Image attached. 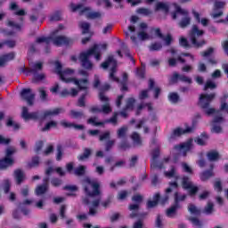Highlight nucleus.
Masks as SVG:
<instances>
[{
	"label": "nucleus",
	"instance_id": "nucleus-1",
	"mask_svg": "<svg viewBox=\"0 0 228 228\" xmlns=\"http://www.w3.org/2000/svg\"><path fill=\"white\" fill-rule=\"evenodd\" d=\"M65 110L63 108H55L53 110H47L43 112V115L40 116V111H35L29 113L28 107H22L21 118L25 120H45V118H49V117H56L60 115V113H64Z\"/></svg>",
	"mask_w": 228,
	"mask_h": 228
},
{
	"label": "nucleus",
	"instance_id": "nucleus-2",
	"mask_svg": "<svg viewBox=\"0 0 228 228\" xmlns=\"http://www.w3.org/2000/svg\"><path fill=\"white\" fill-rule=\"evenodd\" d=\"M58 29H55L53 32L50 34V37H40L36 39L37 44H42L45 42L47 45L53 42V45H57V47H60L61 45H70L71 44H74V40L71 38H69L64 36H56L58 35Z\"/></svg>",
	"mask_w": 228,
	"mask_h": 228
},
{
	"label": "nucleus",
	"instance_id": "nucleus-3",
	"mask_svg": "<svg viewBox=\"0 0 228 228\" xmlns=\"http://www.w3.org/2000/svg\"><path fill=\"white\" fill-rule=\"evenodd\" d=\"M216 97V94H201L200 95V99L198 102V106H200V110L204 111L205 115H208V117H210V115H215L216 113V109L211 108V102H213V100Z\"/></svg>",
	"mask_w": 228,
	"mask_h": 228
},
{
	"label": "nucleus",
	"instance_id": "nucleus-4",
	"mask_svg": "<svg viewBox=\"0 0 228 228\" xmlns=\"http://www.w3.org/2000/svg\"><path fill=\"white\" fill-rule=\"evenodd\" d=\"M204 30L200 29L199 26L193 25L189 34L190 42L195 49H200L208 44L204 38Z\"/></svg>",
	"mask_w": 228,
	"mask_h": 228
},
{
	"label": "nucleus",
	"instance_id": "nucleus-5",
	"mask_svg": "<svg viewBox=\"0 0 228 228\" xmlns=\"http://www.w3.org/2000/svg\"><path fill=\"white\" fill-rule=\"evenodd\" d=\"M101 67L102 69H103V70H108V69H110V67L109 78L110 79V81H114L115 83H120V78L115 76V74H117V69L118 67V63L117 62V60H115V56L109 55L106 58L105 61L101 64Z\"/></svg>",
	"mask_w": 228,
	"mask_h": 228
},
{
	"label": "nucleus",
	"instance_id": "nucleus-6",
	"mask_svg": "<svg viewBox=\"0 0 228 228\" xmlns=\"http://www.w3.org/2000/svg\"><path fill=\"white\" fill-rule=\"evenodd\" d=\"M74 85L77 86L79 92H84L81 96L78 98L77 104L78 108H85L86 106V95H88V84L90 83L87 78L86 79H73Z\"/></svg>",
	"mask_w": 228,
	"mask_h": 228
},
{
	"label": "nucleus",
	"instance_id": "nucleus-7",
	"mask_svg": "<svg viewBox=\"0 0 228 228\" xmlns=\"http://www.w3.org/2000/svg\"><path fill=\"white\" fill-rule=\"evenodd\" d=\"M177 15H182V20L178 22L179 28L184 29V28H188L190 24H191V18H190V13L188 11L183 10L180 6L176 7L175 11L172 12V20H175L177 19Z\"/></svg>",
	"mask_w": 228,
	"mask_h": 228
},
{
	"label": "nucleus",
	"instance_id": "nucleus-8",
	"mask_svg": "<svg viewBox=\"0 0 228 228\" xmlns=\"http://www.w3.org/2000/svg\"><path fill=\"white\" fill-rule=\"evenodd\" d=\"M85 183L84 191L87 197H97L101 195V184L99 183L92 181L90 178H86Z\"/></svg>",
	"mask_w": 228,
	"mask_h": 228
},
{
	"label": "nucleus",
	"instance_id": "nucleus-9",
	"mask_svg": "<svg viewBox=\"0 0 228 228\" xmlns=\"http://www.w3.org/2000/svg\"><path fill=\"white\" fill-rule=\"evenodd\" d=\"M55 69L61 81H63L64 83H74L75 78L70 77V76L74 74V69H66L63 70V66L59 61H55Z\"/></svg>",
	"mask_w": 228,
	"mask_h": 228
},
{
	"label": "nucleus",
	"instance_id": "nucleus-10",
	"mask_svg": "<svg viewBox=\"0 0 228 228\" xmlns=\"http://www.w3.org/2000/svg\"><path fill=\"white\" fill-rule=\"evenodd\" d=\"M188 196L186 194H180L179 191H175L174 194V204L167 209V216L172 218V215L177 213V209H181V203L186 200Z\"/></svg>",
	"mask_w": 228,
	"mask_h": 228
},
{
	"label": "nucleus",
	"instance_id": "nucleus-11",
	"mask_svg": "<svg viewBox=\"0 0 228 228\" xmlns=\"http://www.w3.org/2000/svg\"><path fill=\"white\" fill-rule=\"evenodd\" d=\"M95 53V47H93L86 52L80 53L78 60L81 63L82 69L86 70H92L94 69V63L90 61V57Z\"/></svg>",
	"mask_w": 228,
	"mask_h": 228
},
{
	"label": "nucleus",
	"instance_id": "nucleus-12",
	"mask_svg": "<svg viewBox=\"0 0 228 228\" xmlns=\"http://www.w3.org/2000/svg\"><path fill=\"white\" fill-rule=\"evenodd\" d=\"M132 201L135 203H132L128 206L129 211H132V213L129 215V218H138L140 216V206L143 202V196L141 194H134L132 197Z\"/></svg>",
	"mask_w": 228,
	"mask_h": 228
},
{
	"label": "nucleus",
	"instance_id": "nucleus-13",
	"mask_svg": "<svg viewBox=\"0 0 228 228\" xmlns=\"http://www.w3.org/2000/svg\"><path fill=\"white\" fill-rule=\"evenodd\" d=\"M101 200L102 199L101 197H99L91 202V206L89 207V211L87 213L89 216H97V213H98L97 208H99V206H102V208L106 209V208H108V206L111 204V197L107 198L102 202H101Z\"/></svg>",
	"mask_w": 228,
	"mask_h": 228
},
{
	"label": "nucleus",
	"instance_id": "nucleus-14",
	"mask_svg": "<svg viewBox=\"0 0 228 228\" xmlns=\"http://www.w3.org/2000/svg\"><path fill=\"white\" fill-rule=\"evenodd\" d=\"M15 154V148L9 147L5 150V157L0 159V170H7L10 167H13L15 160L12 156Z\"/></svg>",
	"mask_w": 228,
	"mask_h": 228
},
{
	"label": "nucleus",
	"instance_id": "nucleus-15",
	"mask_svg": "<svg viewBox=\"0 0 228 228\" xmlns=\"http://www.w3.org/2000/svg\"><path fill=\"white\" fill-rule=\"evenodd\" d=\"M118 112H114L113 116L109 118L105 119L104 122L102 121H96L97 117H93L87 119V124H91L92 126H104V124H112L113 126H117L118 124Z\"/></svg>",
	"mask_w": 228,
	"mask_h": 228
},
{
	"label": "nucleus",
	"instance_id": "nucleus-16",
	"mask_svg": "<svg viewBox=\"0 0 228 228\" xmlns=\"http://www.w3.org/2000/svg\"><path fill=\"white\" fill-rule=\"evenodd\" d=\"M20 97L28 106L35 104V94L31 91V88H23L20 92Z\"/></svg>",
	"mask_w": 228,
	"mask_h": 228
},
{
	"label": "nucleus",
	"instance_id": "nucleus-17",
	"mask_svg": "<svg viewBox=\"0 0 228 228\" xmlns=\"http://www.w3.org/2000/svg\"><path fill=\"white\" fill-rule=\"evenodd\" d=\"M179 188V183L177 182H170L169 187L166 189V195L160 198V204L161 206H165L167 202H168L170 197L168 196V193H172V190H177Z\"/></svg>",
	"mask_w": 228,
	"mask_h": 228
},
{
	"label": "nucleus",
	"instance_id": "nucleus-18",
	"mask_svg": "<svg viewBox=\"0 0 228 228\" xmlns=\"http://www.w3.org/2000/svg\"><path fill=\"white\" fill-rule=\"evenodd\" d=\"M193 126H186L185 129H183L181 127H177L173 131V133L170 135V140H174L175 138H177L179 136H183V134H186L188 133H193Z\"/></svg>",
	"mask_w": 228,
	"mask_h": 228
},
{
	"label": "nucleus",
	"instance_id": "nucleus-19",
	"mask_svg": "<svg viewBox=\"0 0 228 228\" xmlns=\"http://www.w3.org/2000/svg\"><path fill=\"white\" fill-rule=\"evenodd\" d=\"M154 86H156V82L154 79L150 78L148 88L142 90L139 94L140 101H145V99H149V92H151V90H154Z\"/></svg>",
	"mask_w": 228,
	"mask_h": 228
},
{
	"label": "nucleus",
	"instance_id": "nucleus-20",
	"mask_svg": "<svg viewBox=\"0 0 228 228\" xmlns=\"http://www.w3.org/2000/svg\"><path fill=\"white\" fill-rule=\"evenodd\" d=\"M177 81H182V83H188V85H191V83H193L191 78L186 75H179V73L175 72L171 77V82L177 83Z\"/></svg>",
	"mask_w": 228,
	"mask_h": 228
},
{
	"label": "nucleus",
	"instance_id": "nucleus-21",
	"mask_svg": "<svg viewBox=\"0 0 228 228\" xmlns=\"http://www.w3.org/2000/svg\"><path fill=\"white\" fill-rule=\"evenodd\" d=\"M42 69H44V64L42 62H37L32 69L23 67L20 70L28 76V74H37L38 70H42Z\"/></svg>",
	"mask_w": 228,
	"mask_h": 228
},
{
	"label": "nucleus",
	"instance_id": "nucleus-22",
	"mask_svg": "<svg viewBox=\"0 0 228 228\" xmlns=\"http://www.w3.org/2000/svg\"><path fill=\"white\" fill-rule=\"evenodd\" d=\"M19 20V23L11 20H7V28H12V29H15V31H22V28H24V18L20 17Z\"/></svg>",
	"mask_w": 228,
	"mask_h": 228
},
{
	"label": "nucleus",
	"instance_id": "nucleus-23",
	"mask_svg": "<svg viewBox=\"0 0 228 228\" xmlns=\"http://www.w3.org/2000/svg\"><path fill=\"white\" fill-rule=\"evenodd\" d=\"M110 88H111V86H110L108 83H105L100 86L99 99L102 101V102H110V98L104 95V92H108Z\"/></svg>",
	"mask_w": 228,
	"mask_h": 228
},
{
	"label": "nucleus",
	"instance_id": "nucleus-24",
	"mask_svg": "<svg viewBox=\"0 0 228 228\" xmlns=\"http://www.w3.org/2000/svg\"><path fill=\"white\" fill-rule=\"evenodd\" d=\"M14 179L16 181V184L20 185L24 183V179H26V175L22 169L18 168L14 170Z\"/></svg>",
	"mask_w": 228,
	"mask_h": 228
},
{
	"label": "nucleus",
	"instance_id": "nucleus-25",
	"mask_svg": "<svg viewBox=\"0 0 228 228\" xmlns=\"http://www.w3.org/2000/svg\"><path fill=\"white\" fill-rule=\"evenodd\" d=\"M15 59V53L12 52L0 57V67H4L8 61Z\"/></svg>",
	"mask_w": 228,
	"mask_h": 228
},
{
	"label": "nucleus",
	"instance_id": "nucleus-26",
	"mask_svg": "<svg viewBox=\"0 0 228 228\" xmlns=\"http://www.w3.org/2000/svg\"><path fill=\"white\" fill-rule=\"evenodd\" d=\"M70 8H71V12H77V10L79 11V15H85V13H86V12H90V7H84L83 8V4H70Z\"/></svg>",
	"mask_w": 228,
	"mask_h": 228
},
{
	"label": "nucleus",
	"instance_id": "nucleus-27",
	"mask_svg": "<svg viewBox=\"0 0 228 228\" xmlns=\"http://www.w3.org/2000/svg\"><path fill=\"white\" fill-rule=\"evenodd\" d=\"M155 12H164V13H168L170 12V6L163 2H158L155 4Z\"/></svg>",
	"mask_w": 228,
	"mask_h": 228
},
{
	"label": "nucleus",
	"instance_id": "nucleus-28",
	"mask_svg": "<svg viewBox=\"0 0 228 228\" xmlns=\"http://www.w3.org/2000/svg\"><path fill=\"white\" fill-rule=\"evenodd\" d=\"M175 149H177L178 151H183V156H186V152L191 151V141H188L187 142L175 146Z\"/></svg>",
	"mask_w": 228,
	"mask_h": 228
},
{
	"label": "nucleus",
	"instance_id": "nucleus-29",
	"mask_svg": "<svg viewBox=\"0 0 228 228\" xmlns=\"http://www.w3.org/2000/svg\"><path fill=\"white\" fill-rule=\"evenodd\" d=\"M189 222L193 225L195 228H204V223L199 219V217L190 216L188 217Z\"/></svg>",
	"mask_w": 228,
	"mask_h": 228
},
{
	"label": "nucleus",
	"instance_id": "nucleus-30",
	"mask_svg": "<svg viewBox=\"0 0 228 228\" xmlns=\"http://www.w3.org/2000/svg\"><path fill=\"white\" fill-rule=\"evenodd\" d=\"M213 175H215V173H213V170H205L200 174V181L204 183L211 179Z\"/></svg>",
	"mask_w": 228,
	"mask_h": 228
},
{
	"label": "nucleus",
	"instance_id": "nucleus-31",
	"mask_svg": "<svg viewBox=\"0 0 228 228\" xmlns=\"http://www.w3.org/2000/svg\"><path fill=\"white\" fill-rule=\"evenodd\" d=\"M92 156V150L90 148H84V152L77 156L78 161H85Z\"/></svg>",
	"mask_w": 228,
	"mask_h": 228
},
{
	"label": "nucleus",
	"instance_id": "nucleus-32",
	"mask_svg": "<svg viewBox=\"0 0 228 228\" xmlns=\"http://www.w3.org/2000/svg\"><path fill=\"white\" fill-rule=\"evenodd\" d=\"M207 158L208 161H218V159H220V153L216 151H211L207 153Z\"/></svg>",
	"mask_w": 228,
	"mask_h": 228
},
{
	"label": "nucleus",
	"instance_id": "nucleus-33",
	"mask_svg": "<svg viewBox=\"0 0 228 228\" xmlns=\"http://www.w3.org/2000/svg\"><path fill=\"white\" fill-rule=\"evenodd\" d=\"M192 14L194 15V19H196L197 22H201L202 26L206 27L209 24V20L207 18H202L200 20V14L199 12L193 11Z\"/></svg>",
	"mask_w": 228,
	"mask_h": 228
},
{
	"label": "nucleus",
	"instance_id": "nucleus-34",
	"mask_svg": "<svg viewBox=\"0 0 228 228\" xmlns=\"http://www.w3.org/2000/svg\"><path fill=\"white\" fill-rule=\"evenodd\" d=\"M85 174H86V166L81 165L74 169V175L77 177H83Z\"/></svg>",
	"mask_w": 228,
	"mask_h": 228
},
{
	"label": "nucleus",
	"instance_id": "nucleus-35",
	"mask_svg": "<svg viewBox=\"0 0 228 228\" xmlns=\"http://www.w3.org/2000/svg\"><path fill=\"white\" fill-rule=\"evenodd\" d=\"M188 211L191 215H194V216H200L201 211L194 204L191 203L188 205Z\"/></svg>",
	"mask_w": 228,
	"mask_h": 228
},
{
	"label": "nucleus",
	"instance_id": "nucleus-36",
	"mask_svg": "<svg viewBox=\"0 0 228 228\" xmlns=\"http://www.w3.org/2000/svg\"><path fill=\"white\" fill-rule=\"evenodd\" d=\"M40 165V157L34 156L31 159V161L28 163L29 168H37Z\"/></svg>",
	"mask_w": 228,
	"mask_h": 228
},
{
	"label": "nucleus",
	"instance_id": "nucleus-37",
	"mask_svg": "<svg viewBox=\"0 0 228 228\" xmlns=\"http://www.w3.org/2000/svg\"><path fill=\"white\" fill-rule=\"evenodd\" d=\"M78 26L82 29V35H87V33H90V23L81 21L79 22Z\"/></svg>",
	"mask_w": 228,
	"mask_h": 228
},
{
	"label": "nucleus",
	"instance_id": "nucleus-38",
	"mask_svg": "<svg viewBox=\"0 0 228 228\" xmlns=\"http://www.w3.org/2000/svg\"><path fill=\"white\" fill-rule=\"evenodd\" d=\"M131 139L133 140L134 145L138 147H142V137H140V134L137 132H134L131 135Z\"/></svg>",
	"mask_w": 228,
	"mask_h": 228
},
{
	"label": "nucleus",
	"instance_id": "nucleus-39",
	"mask_svg": "<svg viewBox=\"0 0 228 228\" xmlns=\"http://www.w3.org/2000/svg\"><path fill=\"white\" fill-rule=\"evenodd\" d=\"M52 127H53V128L58 127V122L53 121V120L47 122L45 124V126L43 128H41V131H42V133H45V131H50V129H52Z\"/></svg>",
	"mask_w": 228,
	"mask_h": 228
},
{
	"label": "nucleus",
	"instance_id": "nucleus-40",
	"mask_svg": "<svg viewBox=\"0 0 228 228\" xmlns=\"http://www.w3.org/2000/svg\"><path fill=\"white\" fill-rule=\"evenodd\" d=\"M49 190V187L45 186V185H38L37 188H36V195L37 197H40V195H44L45 193H47V191Z\"/></svg>",
	"mask_w": 228,
	"mask_h": 228
},
{
	"label": "nucleus",
	"instance_id": "nucleus-41",
	"mask_svg": "<svg viewBox=\"0 0 228 228\" xmlns=\"http://www.w3.org/2000/svg\"><path fill=\"white\" fill-rule=\"evenodd\" d=\"M192 184H193V183H191V181H190V177L183 176L182 187L183 188V190H188V189L191 188Z\"/></svg>",
	"mask_w": 228,
	"mask_h": 228
},
{
	"label": "nucleus",
	"instance_id": "nucleus-42",
	"mask_svg": "<svg viewBox=\"0 0 228 228\" xmlns=\"http://www.w3.org/2000/svg\"><path fill=\"white\" fill-rule=\"evenodd\" d=\"M214 212H215V205L213 204V202H208L207 206H205L203 209V213L205 215H213Z\"/></svg>",
	"mask_w": 228,
	"mask_h": 228
},
{
	"label": "nucleus",
	"instance_id": "nucleus-43",
	"mask_svg": "<svg viewBox=\"0 0 228 228\" xmlns=\"http://www.w3.org/2000/svg\"><path fill=\"white\" fill-rule=\"evenodd\" d=\"M50 22H58L61 20V12L60 11H56L49 17Z\"/></svg>",
	"mask_w": 228,
	"mask_h": 228
},
{
	"label": "nucleus",
	"instance_id": "nucleus-44",
	"mask_svg": "<svg viewBox=\"0 0 228 228\" xmlns=\"http://www.w3.org/2000/svg\"><path fill=\"white\" fill-rule=\"evenodd\" d=\"M7 127H13L14 131H19L20 129V125L19 123L13 122L12 118H9L6 122Z\"/></svg>",
	"mask_w": 228,
	"mask_h": 228
},
{
	"label": "nucleus",
	"instance_id": "nucleus-45",
	"mask_svg": "<svg viewBox=\"0 0 228 228\" xmlns=\"http://www.w3.org/2000/svg\"><path fill=\"white\" fill-rule=\"evenodd\" d=\"M134 102H136V100L133 97L128 98L126 100V104L125 106V110H134Z\"/></svg>",
	"mask_w": 228,
	"mask_h": 228
},
{
	"label": "nucleus",
	"instance_id": "nucleus-46",
	"mask_svg": "<svg viewBox=\"0 0 228 228\" xmlns=\"http://www.w3.org/2000/svg\"><path fill=\"white\" fill-rule=\"evenodd\" d=\"M179 44L181 47H183V49H191V45H190V42H188L186 37H181L179 39Z\"/></svg>",
	"mask_w": 228,
	"mask_h": 228
},
{
	"label": "nucleus",
	"instance_id": "nucleus-47",
	"mask_svg": "<svg viewBox=\"0 0 228 228\" xmlns=\"http://www.w3.org/2000/svg\"><path fill=\"white\" fill-rule=\"evenodd\" d=\"M137 13L149 17V15H152V11H151L149 8L141 7L137 10Z\"/></svg>",
	"mask_w": 228,
	"mask_h": 228
},
{
	"label": "nucleus",
	"instance_id": "nucleus-48",
	"mask_svg": "<svg viewBox=\"0 0 228 228\" xmlns=\"http://www.w3.org/2000/svg\"><path fill=\"white\" fill-rule=\"evenodd\" d=\"M51 184L52 186H53V188H59V186H61L63 184V180L58 177H53L51 180Z\"/></svg>",
	"mask_w": 228,
	"mask_h": 228
},
{
	"label": "nucleus",
	"instance_id": "nucleus-49",
	"mask_svg": "<svg viewBox=\"0 0 228 228\" xmlns=\"http://www.w3.org/2000/svg\"><path fill=\"white\" fill-rule=\"evenodd\" d=\"M214 189L217 193H222L224 191V187L222 186V181L220 179H216V182L214 183Z\"/></svg>",
	"mask_w": 228,
	"mask_h": 228
},
{
	"label": "nucleus",
	"instance_id": "nucleus-50",
	"mask_svg": "<svg viewBox=\"0 0 228 228\" xmlns=\"http://www.w3.org/2000/svg\"><path fill=\"white\" fill-rule=\"evenodd\" d=\"M127 134V126H122L118 130V138H126Z\"/></svg>",
	"mask_w": 228,
	"mask_h": 228
},
{
	"label": "nucleus",
	"instance_id": "nucleus-51",
	"mask_svg": "<svg viewBox=\"0 0 228 228\" xmlns=\"http://www.w3.org/2000/svg\"><path fill=\"white\" fill-rule=\"evenodd\" d=\"M119 151H127V149H131V144L127 140H123L118 145Z\"/></svg>",
	"mask_w": 228,
	"mask_h": 228
},
{
	"label": "nucleus",
	"instance_id": "nucleus-52",
	"mask_svg": "<svg viewBox=\"0 0 228 228\" xmlns=\"http://www.w3.org/2000/svg\"><path fill=\"white\" fill-rule=\"evenodd\" d=\"M122 53H124L125 56H126V58H129L131 61L134 63V58H133V55H131V52L126 45L122 46Z\"/></svg>",
	"mask_w": 228,
	"mask_h": 228
},
{
	"label": "nucleus",
	"instance_id": "nucleus-53",
	"mask_svg": "<svg viewBox=\"0 0 228 228\" xmlns=\"http://www.w3.org/2000/svg\"><path fill=\"white\" fill-rule=\"evenodd\" d=\"M44 79H45V74L44 73H40V74H34V77L32 80V83H38L40 81H44Z\"/></svg>",
	"mask_w": 228,
	"mask_h": 228
},
{
	"label": "nucleus",
	"instance_id": "nucleus-54",
	"mask_svg": "<svg viewBox=\"0 0 228 228\" xmlns=\"http://www.w3.org/2000/svg\"><path fill=\"white\" fill-rule=\"evenodd\" d=\"M161 49H163V45L159 42L152 43L150 45V51H161Z\"/></svg>",
	"mask_w": 228,
	"mask_h": 228
},
{
	"label": "nucleus",
	"instance_id": "nucleus-55",
	"mask_svg": "<svg viewBox=\"0 0 228 228\" xmlns=\"http://www.w3.org/2000/svg\"><path fill=\"white\" fill-rule=\"evenodd\" d=\"M3 188H4V193H10V190L12 188V183L10 182L9 179L4 180Z\"/></svg>",
	"mask_w": 228,
	"mask_h": 228
},
{
	"label": "nucleus",
	"instance_id": "nucleus-56",
	"mask_svg": "<svg viewBox=\"0 0 228 228\" xmlns=\"http://www.w3.org/2000/svg\"><path fill=\"white\" fill-rule=\"evenodd\" d=\"M70 116L73 118H83L85 117V113L83 111L70 110Z\"/></svg>",
	"mask_w": 228,
	"mask_h": 228
},
{
	"label": "nucleus",
	"instance_id": "nucleus-57",
	"mask_svg": "<svg viewBox=\"0 0 228 228\" xmlns=\"http://www.w3.org/2000/svg\"><path fill=\"white\" fill-rule=\"evenodd\" d=\"M168 99L171 102L175 104V103L179 102V94H177V93H171L168 95Z\"/></svg>",
	"mask_w": 228,
	"mask_h": 228
},
{
	"label": "nucleus",
	"instance_id": "nucleus-58",
	"mask_svg": "<svg viewBox=\"0 0 228 228\" xmlns=\"http://www.w3.org/2000/svg\"><path fill=\"white\" fill-rule=\"evenodd\" d=\"M135 76L138 77V79H145V69L137 68Z\"/></svg>",
	"mask_w": 228,
	"mask_h": 228
},
{
	"label": "nucleus",
	"instance_id": "nucleus-59",
	"mask_svg": "<svg viewBox=\"0 0 228 228\" xmlns=\"http://www.w3.org/2000/svg\"><path fill=\"white\" fill-rule=\"evenodd\" d=\"M216 88V84L211 80H208L205 84L204 90H215Z\"/></svg>",
	"mask_w": 228,
	"mask_h": 228
},
{
	"label": "nucleus",
	"instance_id": "nucleus-60",
	"mask_svg": "<svg viewBox=\"0 0 228 228\" xmlns=\"http://www.w3.org/2000/svg\"><path fill=\"white\" fill-rule=\"evenodd\" d=\"M102 113H104L105 115H108L113 111V109H111V106H110V103H106L102 105Z\"/></svg>",
	"mask_w": 228,
	"mask_h": 228
},
{
	"label": "nucleus",
	"instance_id": "nucleus-61",
	"mask_svg": "<svg viewBox=\"0 0 228 228\" xmlns=\"http://www.w3.org/2000/svg\"><path fill=\"white\" fill-rule=\"evenodd\" d=\"M215 53V48L213 47H208L206 51L201 52L200 54L203 56V58H208L211 56Z\"/></svg>",
	"mask_w": 228,
	"mask_h": 228
},
{
	"label": "nucleus",
	"instance_id": "nucleus-62",
	"mask_svg": "<svg viewBox=\"0 0 228 228\" xmlns=\"http://www.w3.org/2000/svg\"><path fill=\"white\" fill-rule=\"evenodd\" d=\"M38 92L41 101L45 102V101H47V92H45V88L40 87Z\"/></svg>",
	"mask_w": 228,
	"mask_h": 228
},
{
	"label": "nucleus",
	"instance_id": "nucleus-63",
	"mask_svg": "<svg viewBox=\"0 0 228 228\" xmlns=\"http://www.w3.org/2000/svg\"><path fill=\"white\" fill-rule=\"evenodd\" d=\"M12 139L0 134V145H10Z\"/></svg>",
	"mask_w": 228,
	"mask_h": 228
},
{
	"label": "nucleus",
	"instance_id": "nucleus-64",
	"mask_svg": "<svg viewBox=\"0 0 228 228\" xmlns=\"http://www.w3.org/2000/svg\"><path fill=\"white\" fill-rule=\"evenodd\" d=\"M129 192L127 191H120L118 194V200H126Z\"/></svg>",
	"mask_w": 228,
	"mask_h": 228
}]
</instances>
